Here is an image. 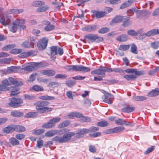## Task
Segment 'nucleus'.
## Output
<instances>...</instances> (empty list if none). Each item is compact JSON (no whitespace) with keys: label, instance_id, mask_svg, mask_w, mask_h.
Masks as SVG:
<instances>
[{"label":"nucleus","instance_id":"f257e3e1","mask_svg":"<svg viewBox=\"0 0 159 159\" xmlns=\"http://www.w3.org/2000/svg\"><path fill=\"white\" fill-rule=\"evenodd\" d=\"M74 135V133L69 132L64 134L62 137L58 135L56 136L53 138L52 140L59 143H64L70 140L71 137L73 136Z\"/></svg>","mask_w":159,"mask_h":159},{"label":"nucleus","instance_id":"f03ea898","mask_svg":"<svg viewBox=\"0 0 159 159\" xmlns=\"http://www.w3.org/2000/svg\"><path fill=\"white\" fill-rule=\"evenodd\" d=\"M65 68L69 71H80L84 72H88L90 70L89 68L84 66L82 65L67 66Z\"/></svg>","mask_w":159,"mask_h":159},{"label":"nucleus","instance_id":"7ed1b4c3","mask_svg":"<svg viewBox=\"0 0 159 159\" xmlns=\"http://www.w3.org/2000/svg\"><path fill=\"white\" fill-rule=\"evenodd\" d=\"M61 119L59 117L55 118L50 119L47 123L43 124L42 127L45 129H51L56 125V123L59 122Z\"/></svg>","mask_w":159,"mask_h":159},{"label":"nucleus","instance_id":"20e7f679","mask_svg":"<svg viewBox=\"0 0 159 159\" xmlns=\"http://www.w3.org/2000/svg\"><path fill=\"white\" fill-rule=\"evenodd\" d=\"M2 84L6 86V87L8 85L12 84L17 86H21L23 85V83L21 81H18L15 80L14 79L11 77H10L7 79L4 80L2 81Z\"/></svg>","mask_w":159,"mask_h":159},{"label":"nucleus","instance_id":"39448f33","mask_svg":"<svg viewBox=\"0 0 159 159\" xmlns=\"http://www.w3.org/2000/svg\"><path fill=\"white\" fill-rule=\"evenodd\" d=\"M23 20H19L16 19L15 20L12 24L10 25L9 26V30L13 33H15L16 32L19 27L20 23H24Z\"/></svg>","mask_w":159,"mask_h":159},{"label":"nucleus","instance_id":"423d86ee","mask_svg":"<svg viewBox=\"0 0 159 159\" xmlns=\"http://www.w3.org/2000/svg\"><path fill=\"white\" fill-rule=\"evenodd\" d=\"M11 102L8 103L9 106L16 108L20 107L21 104L23 103V101L21 98H11Z\"/></svg>","mask_w":159,"mask_h":159},{"label":"nucleus","instance_id":"0eeeda50","mask_svg":"<svg viewBox=\"0 0 159 159\" xmlns=\"http://www.w3.org/2000/svg\"><path fill=\"white\" fill-rule=\"evenodd\" d=\"M0 23L4 26L8 25L10 22L11 17L7 15L5 12L0 15Z\"/></svg>","mask_w":159,"mask_h":159},{"label":"nucleus","instance_id":"6e6552de","mask_svg":"<svg viewBox=\"0 0 159 159\" xmlns=\"http://www.w3.org/2000/svg\"><path fill=\"white\" fill-rule=\"evenodd\" d=\"M48 42V39L46 38H43L38 42L37 44L38 48L41 50L44 49L47 46Z\"/></svg>","mask_w":159,"mask_h":159},{"label":"nucleus","instance_id":"1a4fd4ad","mask_svg":"<svg viewBox=\"0 0 159 159\" xmlns=\"http://www.w3.org/2000/svg\"><path fill=\"white\" fill-rule=\"evenodd\" d=\"M95 35L96 34H88L84 36V39L82 40L84 43H93L95 42Z\"/></svg>","mask_w":159,"mask_h":159},{"label":"nucleus","instance_id":"9d476101","mask_svg":"<svg viewBox=\"0 0 159 159\" xmlns=\"http://www.w3.org/2000/svg\"><path fill=\"white\" fill-rule=\"evenodd\" d=\"M89 132V129H82L77 130L76 134L75 133V137L77 139L80 138L84 136L85 134H86Z\"/></svg>","mask_w":159,"mask_h":159},{"label":"nucleus","instance_id":"9b49d317","mask_svg":"<svg viewBox=\"0 0 159 159\" xmlns=\"http://www.w3.org/2000/svg\"><path fill=\"white\" fill-rule=\"evenodd\" d=\"M125 72L126 73H134L135 74L138 76L143 75L145 74V71L143 70L138 71L136 69H128L125 70Z\"/></svg>","mask_w":159,"mask_h":159},{"label":"nucleus","instance_id":"f8f14e48","mask_svg":"<svg viewBox=\"0 0 159 159\" xmlns=\"http://www.w3.org/2000/svg\"><path fill=\"white\" fill-rule=\"evenodd\" d=\"M105 70L104 67H101L98 69L92 71L91 73L93 75H104L103 77H104L105 73Z\"/></svg>","mask_w":159,"mask_h":159},{"label":"nucleus","instance_id":"ddd939ff","mask_svg":"<svg viewBox=\"0 0 159 159\" xmlns=\"http://www.w3.org/2000/svg\"><path fill=\"white\" fill-rule=\"evenodd\" d=\"M41 73L43 75H46L48 77H52L55 75L56 72L54 70L49 69L42 70L41 71Z\"/></svg>","mask_w":159,"mask_h":159},{"label":"nucleus","instance_id":"4468645a","mask_svg":"<svg viewBox=\"0 0 159 159\" xmlns=\"http://www.w3.org/2000/svg\"><path fill=\"white\" fill-rule=\"evenodd\" d=\"M15 85V86L10 87L8 89L11 92L10 95L11 96L16 95L20 93V92L19 91L20 89V88L18 87L19 86Z\"/></svg>","mask_w":159,"mask_h":159},{"label":"nucleus","instance_id":"2eb2a0df","mask_svg":"<svg viewBox=\"0 0 159 159\" xmlns=\"http://www.w3.org/2000/svg\"><path fill=\"white\" fill-rule=\"evenodd\" d=\"M49 102L47 101H38L35 102L34 105L36 106V107L41 108L48 105Z\"/></svg>","mask_w":159,"mask_h":159},{"label":"nucleus","instance_id":"dca6fc26","mask_svg":"<svg viewBox=\"0 0 159 159\" xmlns=\"http://www.w3.org/2000/svg\"><path fill=\"white\" fill-rule=\"evenodd\" d=\"M19 69V67H18L11 66L8 67L7 70H4L3 71H3L6 74H9L12 72H17Z\"/></svg>","mask_w":159,"mask_h":159},{"label":"nucleus","instance_id":"f3484780","mask_svg":"<svg viewBox=\"0 0 159 159\" xmlns=\"http://www.w3.org/2000/svg\"><path fill=\"white\" fill-rule=\"evenodd\" d=\"M106 93L107 94V95H104L102 96V99L103 100L104 102L107 103L109 104H112V102L110 100V98L108 97V96L111 98H112L113 97V95L112 94L107 92H106Z\"/></svg>","mask_w":159,"mask_h":159},{"label":"nucleus","instance_id":"a211bd4d","mask_svg":"<svg viewBox=\"0 0 159 159\" xmlns=\"http://www.w3.org/2000/svg\"><path fill=\"white\" fill-rule=\"evenodd\" d=\"M130 20V17L126 16H123L122 19V21H123L122 26L124 27H127L130 26L131 24V23L129 22Z\"/></svg>","mask_w":159,"mask_h":159},{"label":"nucleus","instance_id":"6ab92c4d","mask_svg":"<svg viewBox=\"0 0 159 159\" xmlns=\"http://www.w3.org/2000/svg\"><path fill=\"white\" fill-rule=\"evenodd\" d=\"M97 25H89L83 28V30L89 32H93L95 31L97 29Z\"/></svg>","mask_w":159,"mask_h":159},{"label":"nucleus","instance_id":"aec40b11","mask_svg":"<svg viewBox=\"0 0 159 159\" xmlns=\"http://www.w3.org/2000/svg\"><path fill=\"white\" fill-rule=\"evenodd\" d=\"M57 49V46H52L50 48L51 55L54 59L56 58L55 55L58 54Z\"/></svg>","mask_w":159,"mask_h":159},{"label":"nucleus","instance_id":"412c9836","mask_svg":"<svg viewBox=\"0 0 159 159\" xmlns=\"http://www.w3.org/2000/svg\"><path fill=\"white\" fill-rule=\"evenodd\" d=\"M128 39V37L126 34H121L116 38L117 40L119 42H124L127 41Z\"/></svg>","mask_w":159,"mask_h":159},{"label":"nucleus","instance_id":"4be33fe9","mask_svg":"<svg viewBox=\"0 0 159 159\" xmlns=\"http://www.w3.org/2000/svg\"><path fill=\"white\" fill-rule=\"evenodd\" d=\"M23 11L22 9H12L8 10L7 12L10 14H17L22 13Z\"/></svg>","mask_w":159,"mask_h":159},{"label":"nucleus","instance_id":"5701e85b","mask_svg":"<svg viewBox=\"0 0 159 159\" xmlns=\"http://www.w3.org/2000/svg\"><path fill=\"white\" fill-rule=\"evenodd\" d=\"M159 95V89L158 88H156L153 89L148 93V95L150 97H155Z\"/></svg>","mask_w":159,"mask_h":159},{"label":"nucleus","instance_id":"b1692460","mask_svg":"<svg viewBox=\"0 0 159 159\" xmlns=\"http://www.w3.org/2000/svg\"><path fill=\"white\" fill-rule=\"evenodd\" d=\"M147 36H153L156 34H159V30L153 29L148 31L146 33Z\"/></svg>","mask_w":159,"mask_h":159},{"label":"nucleus","instance_id":"393cba45","mask_svg":"<svg viewBox=\"0 0 159 159\" xmlns=\"http://www.w3.org/2000/svg\"><path fill=\"white\" fill-rule=\"evenodd\" d=\"M15 131L17 132H23L26 130L25 128L23 126L20 125L14 126Z\"/></svg>","mask_w":159,"mask_h":159},{"label":"nucleus","instance_id":"a878e982","mask_svg":"<svg viewBox=\"0 0 159 159\" xmlns=\"http://www.w3.org/2000/svg\"><path fill=\"white\" fill-rule=\"evenodd\" d=\"M141 31H142V30H139L136 32L133 30H130L127 31V34L130 36H134L139 34Z\"/></svg>","mask_w":159,"mask_h":159},{"label":"nucleus","instance_id":"bb28decb","mask_svg":"<svg viewBox=\"0 0 159 159\" xmlns=\"http://www.w3.org/2000/svg\"><path fill=\"white\" fill-rule=\"evenodd\" d=\"M4 132L7 133H11L15 131L14 126H9L3 129Z\"/></svg>","mask_w":159,"mask_h":159},{"label":"nucleus","instance_id":"cd10ccee","mask_svg":"<svg viewBox=\"0 0 159 159\" xmlns=\"http://www.w3.org/2000/svg\"><path fill=\"white\" fill-rule=\"evenodd\" d=\"M58 131L57 130H52L49 131L45 134V135L47 137H51L57 134Z\"/></svg>","mask_w":159,"mask_h":159},{"label":"nucleus","instance_id":"c85d7f7f","mask_svg":"<svg viewBox=\"0 0 159 159\" xmlns=\"http://www.w3.org/2000/svg\"><path fill=\"white\" fill-rule=\"evenodd\" d=\"M93 12L97 18H101L104 16L106 15V13L105 12L94 11H93Z\"/></svg>","mask_w":159,"mask_h":159},{"label":"nucleus","instance_id":"c756f323","mask_svg":"<svg viewBox=\"0 0 159 159\" xmlns=\"http://www.w3.org/2000/svg\"><path fill=\"white\" fill-rule=\"evenodd\" d=\"M10 143L13 146L17 145L19 144V142L16 138L11 137L9 139Z\"/></svg>","mask_w":159,"mask_h":159},{"label":"nucleus","instance_id":"7c9ffc66","mask_svg":"<svg viewBox=\"0 0 159 159\" xmlns=\"http://www.w3.org/2000/svg\"><path fill=\"white\" fill-rule=\"evenodd\" d=\"M38 115V113L37 112H29L25 114V117L29 118L36 117Z\"/></svg>","mask_w":159,"mask_h":159},{"label":"nucleus","instance_id":"2f4dec72","mask_svg":"<svg viewBox=\"0 0 159 159\" xmlns=\"http://www.w3.org/2000/svg\"><path fill=\"white\" fill-rule=\"evenodd\" d=\"M135 109L134 107H126L122 109V111L123 112L129 113L133 111Z\"/></svg>","mask_w":159,"mask_h":159},{"label":"nucleus","instance_id":"473e14b6","mask_svg":"<svg viewBox=\"0 0 159 159\" xmlns=\"http://www.w3.org/2000/svg\"><path fill=\"white\" fill-rule=\"evenodd\" d=\"M39 98L43 100H53L55 98L54 97L50 96L48 95L40 96Z\"/></svg>","mask_w":159,"mask_h":159},{"label":"nucleus","instance_id":"72a5a7b5","mask_svg":"<svg viewBox=\"0 0 159 159\" xmlns=\"http://www.w3.org/2000/svg\"><path fill=\"white\" fill-rule=\"evenodd\" d=\"M123 17L122 16H116L112 20V21L113 23L120 22L122 21Z\"/></svg>","mask_w":159,"mask_h":159},{"label":"nucleus","instance_id":"f704fd0d","mask_svg":"<svg viewBox=\"0 0 159 159\" xmlns=\"http://www.w3.org/2000/svg\"><path fill=\"white\" fill-rule=\"evenodd\" d=\"M49 9V7L47 6L40 7L37 9L38 12H44Z\"/></svg>","mask_w":159,"mask_h":159},{"label":"nucleus","instance_id":"c9c22d12","mask_svg":"<svg viewBox=\"0 0 159 159\" xmlns=\"http://www.w3.org/2000/svg\"><path fill=\"white\" fill-rule=\"evenodd\" d=\"M45 4V2L39 1H35L33 2L32 4V5L34 7H38L40 6L44 5Z\"/></svg>","mask_w":159,"mask_h":159},{"label":"nucleus","instance_id":"e433bc0d","mask_svg":"<svg viewBox=\"0 0 159 159\" xmlns=\"http://www.w3.org/2000/svg\"><path fill=\"white\" fill-rule=\"evenodd\" d=\"M11 114L12 116L15 117H21L23 115V113L18 111H12Z\"/></svg>","mask_w":159,"mask_h":159},{"label":"nucleus","instance_id":"4c0bfd02","mask_svg":"<svg viewBox=\"0 0 159 159\" xmlns=\"http://www.w3.org/2000/svg\"><path fill=\"white\" fill-rule=\"evenodd\" d=\"M82 114L79 112H73L69 113L68 116L70 117H75L80 118L82 116Z\"/></svg>","mask_w":159,"mask_h":159},{"label":"nucleus","instance_id":"58836bf2","mask_svg":"<svg viewBox=\"0 0 159 159\" xmlns=\"http://www.w3.org/2000/svg\"><path fill=\"white\" fill-rule=\"evenodd\" d=\"M70 122L68 120L65 121L60 123L58 126V128H61L67 126L70 124Z\"/></svg>","mask_w":159,"mask_h":159},{"label":"nucleus","instance_id":"ea45409f","mask_svg":"<svg viewBox=\"0 0 159 159\" xmlns=\"http://www.w3.org/2000/svg\"><path fill=\"white\" fill-rule=\"evenodd\" d=\"M136 76L133 75H125L123 77L127 80H133L136 78Z\"/></svg>","mask_w":159,"mask_h":159},{"label":"nucleus","instance_id":"a19ab883","mask_svg":"<svg viewBox=\"0 0 159 159\" xmlns=\"http://www.w3.org/2000/svg\"><path fill=\"white\" fill-rule=\"evenodd\" d=\"M130 47L129 45H120L118 49L120 50L123 51H126L128 50Z\"/></svg>","mask_w":159,"mask_h":159},{"label":"nucleus","instance_id":"79ce46f5","mask_svg":"<svg viewBox=\"0 0 159 159\" xmlns=\"http://www.w3.org/2000/svg\"><path fill=\"white\" fill-rule=\"evenodd\" d=\"M21 46L23 48H30L33 46V45L28 41H26L21 44Z\"/></svg>","mask_w":159,"mask_h":159},{"label":"nucleus","instance_id":"37998d69","mask_svg":"<svg viewBox=\"0 0 159 159\" xmlns=\"http://www.w3.org/2000/svg\"><path fill=\"white\" fill-rule=\"evenodd\" d=\"M147 98L144 96H134L133 98V99L137 101H142L145 100Z\"/></svg>","mask_w":159,"mask_h":159},{"label":"nucleus","instance_id":"c03bdc74","mask_svg":"<svg viewBox=\"0 0 159 159\" xmlns=\"http://www.w3.org/2000/svg\"><path fill=\"white\" fill-rule=\"evenodd\" d=\"M15 47V45L14 44H9L5 46L4 47L2 50L3 51H8L12 48H14Z\"/></svg>","mask_w":159,"mask_h":159},{"label":"nucleus","instance_id":"a18cd8bd","mask_svg":"<svg viewBox=\"0 0 159 159\" xmlns=\"http://www.w3.org/2000/svg\"><path fill=\"white\" fill-rule=\"evenodd\" d=\"M130 51L131 52L134 54H137L138 51L137 47L133 43L132 44Z\"/></svg>","mask_w":159,"mask_h":159},{"label":"nucleus","instance_id":"49530a36","mask_svg":"<svg viewBox=\"0 0 159 159\" xmlns=\"http://www.w3.org/2000/svg\"><path fill=\"white\" fill-rule=\"evenodd\" d=\"M125 129V127L122 126H119L114 128L115 133L120 132L124 130Z\"/></svg>","mask_w":159,"mask_h":159},{"label":"nucleus","instance_id":"de8ad7c7","mask_svg":"<svg viewBox=\"0 0 159 159\" xmlns=\"http://www.w3.org/2000/svg\"><path fill=\"white\" fill-rule=\"evenodd\" d=\"M66 84L67 86L71 87L75 85V81L71 80H67L66 82Z\"/></svg>","mask_w":159,"mask_h":159},{"label":"nucleus","instance_id":"09e8293b","mask_svg":"<svg viewBox=\"0 0 159 159\" xmlns=\"http://www.w3.org/2000/svg\"><path fill=\"white\" fill-rule=\"evenodd\" d=\"M108 125V123L107 121L103 120L99 122H98L97 124V125L98 126L103 127L107 126Z\"/></svg>","mask_w":159,"mask_h":159},{"label":"nucleus","instance_id":"8fccbe9b","mask_svg":"<svg viewBox=\"0 0 159 159\" xmlns=\"http://www.w3.org/2000/svg\"><path fill=\"white\" fill-rule=\"evenodd\" d=\"M80 120L82 122H90L91 121L90 118L86 116H84L82 115V116L81 117Z\"/></svg>","mask_w":159,"mask_h":159},{"label":"nucleus","instance_id":"3c124183","mask_svg":"<svg viewBox=\"0 0 159 159\" xmlns=\"http://www.w3.org/2000/svg\"><path fill=\"white\" fill-rule=\"evenodd\" d=\"M33 90L36 91H41L43 90V87L38 85H35L32 87Z\"/></svg>","mask_w":159,"mask_h":159},{"label":"nucleus","instance_id":"603ef678","mask_svg":"<svg viewBox=\"0 0 159 159\" xmlns=\"http://www.w3.org/2000/svg\"><path fill=\"white\" fill-rule=\"evenodd\" d=\"M109 30V28L107 27H103L98 32L100 33L103 34L108 32Z\"/></svg>","mask_w":159,"mask_h":159},{"label":"nucleus","instance_id":"864d4df0","mask_svg":"<svg viewBox=\"0 0 159 159\" xmlns=\"http://www.w3.org/2000/svg\"><path fill=\"white\" fill-rule=\"evenodd\" d=\"M115 123L118 125H124L125 120L123 119L119 118L115 120Z\"/></svg>","mask_w":159,"mask_h":159},{"label":"nucleus","instance_id":"5fc2aeb1","mask_svg":"<svg viewBox=\"0 0 159 159\" xmlns=\"http://www.w3.org/2000/svg\"><path fill=\"white\" fill-rule=\"evenodd\" d=\"M67 77L66 74H57L55 75V78L56 79H65Z\"/></svg>","mask_w":159,"mask_h":159},{"label":"nucleus","instance_id":"6e6d98bb","mask_svg":"<svg viewBox=\"0 0 159 159\" xmlns=\"http://www.w3.org/2000/svg\"><path fill=\"white\" fill-rule=\"evenodd\" d=\"M52 4L54 5L55 8L57 9H59L62 4V3L56 1L52 2Z\"/></svg>","mask_w":159,"mask_h":159},{"label":"nucleus","instance_id":"4d7b16f0","mask_svg":"<svg viewBox=\"0 0 159 159\" xmlns=\"http://www.w3.org/2000/svg\"><path fill=\"white\" fill-rule=\"evenodd\" d=\"M54 26L52 25H51L50 24L47 25L44 28V30L46 31H50L54 28Z\"/></svg>","mask_w":159,"mask_h":159},{"label":"nucleus","instance_id":"13d9d810","mask_svg":"<svg viewBox=\"0 0 159 159\" xmlns=\"http://www.w3.org/2000/svg\"><path fill=\"white\" fill-rule=\"evenodd\" d=\"M34 68L33 66H24L22 68V69L25 71H31L33 70Z\"/></svg>","mask_w":159,"mask_h":159},{"label":"nucleus","instance_id":"bf43d9fd","mask_svg":"<svg viewBox=\"0 0 159 159\" xmlns=\"http://www.w3.org/2000/svg\"><path fill=\"white\" fill-rule=\"evenodd\" d=\"M43 140L40 139H39L37 141V144L36 146L39 148H41L43 146Z\"/></svg>","mask_w":159,"mask_h":159},{"label":"nucleus","instance_id":"052dcab7","mask_svg":"<svg viewBox=\"0 0 159 159\" xmlns=\"http://www.w3.org/2000/svg\"><path fill=\"white\" fill-rule=\"evenodd\" d=\"M155 146H152L148 148L146 151L145 152L144 154H147L149 153L150 152H152L155 148Z\"/></svg>","mask_w":159,"mask_h":159},{"label":"nucleus","instance_id":"680f3d73","mask_svg":"<svg viewBox=\"0 0 159 159\" xmlns=\"http://www.w3.org/2000/svg\"><path fill=\"white\" fill-rule=\"evenodd\" d=\"M15 137L17 139L22 140L25 137V135L23 134H19L16 135Z\"/></svg>","mask_w":159,"mask_h":159},{"label":"nucleus","instance_id":"e2e57ef3","mask_svg":"<svg viewBox=\"0 0 159 159\" xmlns=\"http://www.w3.org/2000/svg\"><path fill=\"white\" fill-rule=\"evenodd\" d=\"M45 131V130L43 129H38L35 130L33 133L34 134L39 135L43 133Z\"/></svg>","mask_w":159,"mask_h":159},{"label":"nucleus","instance_id":"0e129e2a","mask_svg":"<svg viewBox=\"0 0 159 159\" xmlns=\"http://www.w3.org/2000/svg\"><path fill=\"white\" fill-rule=\"evenodd\" d=\"M24 96L25 98L28 100H33L35 98L34 96L28 94H25Z\"/></svg>","mask_w":159,"mask_h":159},{"label":"nucleus","instance_id":"69168bd1","mask_svg":"<svg viewBox=\"0 0 159 159\" xmlns=\"http://www.w3.org/2000/svg\"><path fill=\"white\" fill-rule=\"evenodd\" d=\"M151 47L154 49H157L159 47V42H153L151 43Z\"/></svg>","mask_w":159,"mask_h":159},{"label":"nucleus","instance_id":"338daca9","mask_svg":"<svg viewBox=\"0 0 159 159\" xmlns=\"http://www.w3.org/2000/svg\"><path fill=\"white\" fill-rule=\"evenodd\" d=\"M113 71L115 72H117L120 73H122L125 71V70H123L120 68H113Z\"/></svg>","mask_w":159,"mask_h":159},{"label":"nucleus","instance_id":"774afa93","mask_svg":"<svg viewBox=\"0 0 159 159\" xmlns=\"http://www.w3.org/2000/svg\"><path fill=\"white\" fill-rule=\"evenodd\" d=\"M114 128L113 129H106L104 131L106 134H109L111 133H115Z\"/></svg>","mask_w":159,"mask_h":159}]
</instances>
